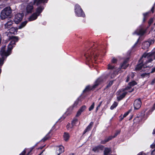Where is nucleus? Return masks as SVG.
Segmentation results:
<instances>
[{
	"label": "nucleus",
	"mask_w": 155,
	"mask_h": 155,
	"mask_svg": "<svg viewBox=\"0 0 155 155\" xmlns=\"http://www.w3.org/2000/svg\"><path fill=\"white\" fill-rule=\"evenodd\" d=\"M155 109V103L153 105V107L150 110L151 111H153Z\"/></svg>",
	"instance_id": "48"
},
{
	"label": "nucleus",
	"mask_w": 155,
	"mask_h": 155,
	"mask_svg": "<svg viewBox=\"0 0 155 155\" xmlns=\"http://www.w3.org/2000/svg\"><path fill=\"white\" fill-rule=\"evenodd\" d=\"M26 149H25L19 155H25V154L26 153Z\"/></svg>",
	"instance_id": "47"
},
{
	"label": "nucleus",
	"mask_w": 155,
	"mask_h": 155,
	"mask_svg": "<svg viewBox=\"0 0 155 155\" xmlns=\"http://www.w3.org/2000/svg\"><path fill=\"white\" fill-rule=\"evenodd\" d=\"M108 69L109 70H112L114 68L115 66L112 63H110L107 65Z\"/></svg>",
	"instance_id": "32"
},
{
	"label": "nucleus",
	"mask_w": 155,
	"mask_h": 155,
	"mask_svg": "<svg viewBox=\"0 0 155 155\" xmlns=\"http://www.w3.org/2000/svg\"><path fill=\"white\" fill-rule=\"evenodd\" d=\"M63 137L64 141H67L70 138V135L69 133L65 132L63 135Z\"/></svg>",
	"instance_id": "26"
},
{
	"label": "nucleus",
	"mask_w": 155,
	"mask_h": 155,
	"mask_svg": "<svg viewBox=\"0 0 155 155\" xmlns=\"http://www.w3.org/2000/svg\"><path fill=\"white\" fill-rule=\"evenodd\" d=\"M18 28L17 27H12L8 30L7 36L8 37V39L10 41H13L15 44L18 42L19 38L18 36H14L13 35L17 34Z\"/></svg>",
	"instance_id": "4"
},
{
	"label": "nucleus",
	"mask_w": 155,
	"mask_h": 155,
	"mask_svg": "<svg viewBox=\"0 0 155 155\" xmlns=\"http://www.w3.org/2000/svg\"><path fill=\"white\" fill-rule=\"evenodd\" d=\"M155 83V79L153 80L150 82V84L153 85Z\"/></svg>",
	"instance_id": "50"
},
{
	"label": "nucleus",
	"mask_w": 155,
	"mask_h": 155,
	"mask_svg": "<svg viewBox=\"0 0 155 155\" xmlns=\"http://www.w3.org/2000/svg\"><path fill=\"white\" fill-rule=\"evenodd\" d=\"M142 104L140 98H139L135 100L134 104V109L138 110L140 108Z\"/></svg>",
	"instance_id": "11"
},
{
	"label": "nucleus",
	"mask_w": 155,
	"mask_h": 155,
	"mask_svg": "<svg viewBox=\"0 0 155 155\" xmlns=\"http://www.w3.org/2000/svg\"><path fill=\"white\" fill-rule=\"evenodd\" d=\"M118 105V103L116 102H114L113 104L111 105L110 107V109L111 110L114 109Z\"/></svg>",
	"instance_id": "34"
},
{
	"label": "nucleus",
	"mask_w": 155,
	"mask_h": 155,
	"mask_svg": "<svg viewBox=\"0 0 155 155\" xmlns=\"http://www.w3.org/2000/svg\"><path fill=\"white\" fill-rule=\"evenodd\" d=\"M150 13V12H148L143 14V22H144L148 18L149 16V14Z\"/></svg>",
	"instance_id": "24"
},
{
	"label": "nucleus",
	"mask_w": 155,
	"mask_h": 155,
	"mask_svg": "<svg viewBox=\"0 0 155 155\" xmlns=\"http://www.w3.org/2000/svg\"><path fill=\"white\" fill-rule=\"evenodd\" d=\"M128 61L126 60L124 61L122 63L120 64V67L118 70H120L122 69H126L129 66V64H128Z\"/></svg>",
	"instance_id": "16"
},
{
	"label": "nucleus",
	"mask_w": 155,
	"mask_h": 155,
	"mask_svg": "<svg viewBox=\"0 0 155 155\" xmlns=\"http://www.w3.org/2000/svg\"><path fill=\"white\" fill-rule=\"evenodd\" d=\"M149 53V54L148 55V56L147 57V59L146 60V62L148 61V60H149L150 59H151L152 60V61H151V62H152L153 61V59L151 57L152 56V55H153V53Z\"/></svg>",
	"instance_id": "37"
},
{
	"label": "nucleus",
	"mask_w": 155,
	"mask_h": 155,
	"mask_svg": "<svg viewBox=\"0 0 155 155\" xmlns=\"http://www.w3.org/2000/svg\"><path fill=\"white\" fill-rule=\"evenodd\" d=\"M74 127V126L71 125L70 123H68L66 126L67 129L68 130H69L71 129L72 127Z\"/></svg>",
	"instance_id": "38"
},
{
	"label": "nucleus",
	"mask_w": 155,
	"mask_h": 155,
	"mask_svg": "<svg viewBox=\"0 0 155 155\" xmlns=\"http://www.w3.org/2000/svg\"><path fill=\"white\" fill-rule=\"evenodd\" d=\"M111 150L110 148L105 147L104 151V155H109Z\"/></svg>",
	"instance_id": "27"
},
{
	"label": "nucleus",
	"mask_w": 155,
	"mask_h": 155,
	"mask_svg": "<svg viewBox=\"0 0 155 155\" xmlns=\"http://www.w3.org/2000/svg\"><path fill=\"white\" fill-rule=\"evenodd\" d=\"M117 134H116L115 133L114 134V136H109L108 137L105 138L104 140H102L101 141V143L102 144H105L107 142H108L109 141L111 140L113 138L117 136Z\"/></svg>",
	"instance_id": "13"
},
{
	"label": "nucleus",
	"mask_w": 155,
	"mask_h": 155,
	"mask_svg": "<svg viewBox=\"0 0 155 155\" xmlns=\"http://www.w3.org/2000/svg\"><path fill=\"white\" fill-rule=\"evenodd\" d=\"M148 43H149V45H150L153 44L154 43V41L153 40H150L149 41Z\"/></svg>",
	"instance_id": "49"
},
{
	"label": "nucleus",
	"mask_w": 155,
	"mask_h": 155,
	"mask_svg": "<svg viewBox=\"0 0 155 155\" xmlns=\"http://www.w3.org/2000/svg\"><path fill=\"white\" fill-rule=\"evenodd\" d=\"M1 40H2V37H1V35H0V44L1 43Z\"/></svg>",
	"instance_id": "61"
},
{
	"label": "nucleus",
	"mask_w": 155,
	"mask_h": 155,
	"mask_svg": "<svg viewBox=\"0 0 155 155\" xmlns=\"http://www.w3.org/2000/svg\"><path fill=\"white\" fill-rule=\"evenodd\" d=\"M82 113V112L80 111V110H79L77 113L76 117H78Z\"/></svg>",
	"instance_id": "44"
},
{
	"label": "nucleus",
	"mask_w": 155,
	"mask_h": 155,
	"mask_svg": "<svg viewBox=\"0 0 155 155\" xmlns=\"http://www.w3.org/2000/svg\"><path fill=\"white\" fill-rule=\"evenodd\" d=\"M74 12L76 15L78 17H84L85 16V13L81 6L78 4L75 5Z\"/></svg>",
	"instance_id": "8"
},
{
	"label": "nucleus",
	"mask_w": 155,
	"mask_h": 155,
	"mask_svg": "<svg viewBox=\"0 0 155 155\" xmlns=\"http://www.w3.org/2000/svg\"><path fill=\"white\" fill-rule=\"evenodd\" d=\"M153 22V18H150L149 20L148 21V24L150 25H151Z\"/></svg>",
	"instance_id": "45"
},
{
	"label": "nucleus",
	"mask_w": 155,
	"mask_h": 155,
	"mask_svg": "<svg viewBox=\"0 0 155 155\" xmlns=\"http://www.w3.org/2000/svg\"><path fill=\"white\" fill-rule=\"evenodd\" d=\"M152 61V59H150L148 61L146 62L145 61L144 62L143 61H141L139 60L135 67V71H139L141 70L142 68H143L144 69L146 68L150 67V66H149L148 64L149 63H151Z\"/></svg>",
	"instance_id": "6"
},
{
	"label": "nucleus",
	"mask_w": 155,
	"mask_h": 155,
	"mask_svg": "<svg viewBox=\"0 0 155 155\" xmlns=\"http://www.w3.org/2000/svg\"><path fill=\"white\" fill-rule=\"evenodd\" d=\"M137 84V83L135 81H133L131 82H130L128 84V85H130L131 87Z\"/></svg>",
	"instance_id": "33"
},
{
	"label": "nucleus",
	"mask_w": 155,
	"mask_h": 155,
	"mask_svg": "<svg viewBox=\"0 0 155 155\" xmlns=\"http://www.w3.org/2000/svg\"><path fill=\"white\" fill-rule=\"evenodd\" d=\"M23 16L24 14L23 13L16 14L15 16L14 19L15 23L16 24L19 23L22 19Z\"/></svg>",
	"instance_id": "9"
},
{
	"label": "nucleus",
	"mask_w": 155,
	"mask_h": 155,
	"mask_svg": "<svg viewBox=\"0 0 155 155\" xmlns=\"http://www.w3.org/2000/svg\"><path fill=\"white\" fill-rule=\"evenodd\" d=\"M104 147V146L102 145H99L93 148L92 150L94 152H98L99 150H103Z\"/></svg>",
	"instance_id": "17"
},
{
	"label": "nucleus",
	"mask_w": 155,
	"mask_h": 155,
	"mask_svg": "<svg viewBox=\"0 0 155 155\" xmlns=\"http://www.w3.org/2000/svg\"><path fill=\"white\" fill-rule=\"evenodd\" d=\"M120 131L117 130L116 131V132H115V133L118 135L120 133Z\"/></svg>",
	"instance_id": "56"
},
{
	"label": "nucleus",
	"mask_w": 155,
	"mask_h": 155,
	"mask_svg": "<svg viewBox=\"0 0 155 155\" xmlns=\"http://www.w3.org/2000/svg\"><path fill=\"white\" fill-rule=\"evenodd\" d=\"M38 16H39L36 13L34 12L29 17L28 20L29 21L35 20L37 19Z\"/></svg>",
	"instance_id": "20"
},
{
	"label": "nucleus",
	"mask_w": 155,
	"mask_h": 155,
	"mask_svg": "<svg viewBox=\"0 0 155 155\" xmlns=\"http://www.w3.org/2000/svg\"><path fill=\"white\" fill-rule=\"evenodd\" d=\"M34 147H32L29 149H26L27 150H28V152L26 155H30L32 154V153H31V152L34 149Z\"/></svg>",
	"instance_id": "36"
},
{
	"label": "nucleus",
	"mask_w": 155,
	"mask_h": 155,
	"mask_svg": "<svg viewBox=\"0 0 155 155\" xmlns=\"http://www.w3.org/2000/svg\"><path fill=\"white\" fill-rule=\"evenodd\" d=\"M13 23V21L10 20L8 21L4 25L5 28H10Z\"/></svg>",
	"instance_id": "23"
},
{
	"label": "nucleus",
	"mask_w": 155,
	"mask_h": 155,
	"mask_svg": "<svg viewBox=\"0 0 155 155\" xmlns=\"http://www.w3.org/2000/svg\"><path fill=\"white\" fill-rule=\"evenodd\" d=\"M117 61V59L114 58H113L111 61V63L112 64H116Z\"/></svg>",
	"instance_id": "40"
},
{
	"label": "nucleus",
	"mask_w": 155,
	"mask_h": 155,
	"mask_svg": "<svg viewBox=\"0 0 155 155\" xmlns=\"http://www.w3.org/2000/svg\"><path fill=\"white\" fill-rule=\"evenodd\" d=\"M12 9L9 6L5 7L2 10L0 13V19L3 20L8 18H10L12 13Z\"/></svg>",
	"instance_id": "5"
},
{
	"label": "nucleus",
	"mask_w": 155,
	"mask_h": 155,
	"mask_svg": "<svg viewBox=\"0 0 155 155\" xmlns=\"http://www.w3.org/2000/svg\"><path fill=\"white\" fill-rule=\"evenodd\" d=\"M93 125V122L92 121L91 122L89 125L86 127V129L84 130L83 133V135L84 134L87 132L90 131L92 128Z\"/></svg>",
	"instance_id": "18"
},
{
	"label": "nucleus",
	"mask_w": 155,
	"mask_h": 155,
	"mask_svg": "<svg viewBox=\"0 0 155 155\" xmlns=\"http://www.w3.org/2000/svg\"><path fill=\"white\" fill-rule=\"evenodd\" d=\"M130 113V111L129 110L127 112H125L124 114L123 117H126L129 113Z\"/></svg>",
	"instance_id": "46"
},
{
	"label": "nucleus",
	"mask_w": 155,
	"mask_h": 155,
	"mask_svg": "<svg viewBox=\"0 0 155 155\" xmlns=\"http://www.w3.org/2000/svg\"><path fill=\"white\" fill-rule=\"evenodd\" d=\"M153 134H155V129L153 130Z\"/></svg>",
	"instance_id": "62"
},
{
	"label": "nucleus",
	"mask_w": 155,
	"mask_h": 155,
	"mask_svg": "<svg viewBox=\"0 0 155 155\" xmlns=\"http://www.w3.org/2000/svg\"><path fill=\"white\" fill-rule=\"evenodd\" d=\"M149 73H143L142 74H141L140 75L141 76L142 78H144V77H145L146 76H149Z\"/></svg>",
	"instance_id": "43"
},
{
	"label": "nucleus",
	"mask_w": 155,
	"mask_h": 155,
	"mask_svg": "<svg viewBox=\"0 0 155 155\" xmlns=\"http://www.w3.org/2000/svg\"><path fill=\"white\" fill-rule=\"evenodd\" d=\"M152 155H155V149H154L151 153Z\"/></svg>",
	"instance_id": "54"
},
{
	"label": "nucleus",
	"mask_w": 155,
	"mask_h": 155,
	"mask_svg": "<svg viewBox=\"0 0 155 155\" xmlns=\"http://www.w3.org/2000/svg\"><path fill=\"white\" fill-rule=\"evenodd\" d=\"M99 107H98L97 106V107H96V109L95 110V112L96 113H97L99 109Z\"/></svg>",
	"instance_id": "57"
},
{
	"label": "nucleus",
	"mask_w": 155,
	"mask_h": 155,
	"mask_svg": "<svg viewBox=\"0 0 155 155\" xmlns=\"http://www.w3.org/2000/svg\"><path fill=\"white\" fill-rule=\"evenodd\" d=\"M45 150H43L38 155H41Z\"/></svg>",
	"instance_id": "60"
},
{
	"label": "nucleus",
	"mask_w": 155,
	"mask_h": 155,
	"mask_svg": "<svg viewBox=\"0 0 155 155\" xmlns=\"http://www.w3.org/2000/svg\"><path fill=\"white\" fill-rule=\"evenodd\" d=\"M146 29H144L142 27H141L139 30L135 31L134 33L133 34H137L141 36L143 35L146 32Z\"/></svg>",
	"instance_id": "12"
},
{
	"label": "nucleus",
	"mask_w": 155,
	"mask_h": 155,
	"mask_svg": "<svg viewBox=\"0 0 155 155\" xmlns=\"http://www.w3.org/2000/svg\"><path fill=\"white\" fill-rule=\"evenodd\" d=\"M34 8L32 5H28L26 7V11L28 13H31Z\"/></svg>",
	"instance_id": "21"
},
{
	"label": "nucleus",
	"mask_w": 155,
	"mask_h": 155,
	"mask_svg": "<svg viewBox=\"0 0 155 155\" xmlns=\"http://www.w3.org/2000/svg\"><path fill=\"white\" fill-rule=\"evenodd\" d=\"M134 90V88H132V90L130 91H129V92L130 93H131L132 92H133Z\"/></svg>",
	"instance_id": "58"
},
{
	"label": "nucleus",
	"mask_w": 155,
	"mask_h": 155,
	"mask_svg": "<svg viewBox=\"0 0 155 155\" xmlns=\"http://www.w3.org/2000/svg\"><path fill=\"white\" fill-rule=\"evenodd\" d=\"M117 134H116L115 133L114 134V136H109L108 137L105 138L104 140H102L101 141V143L102 144H105L107 142H108L109 141L111 140L113 138L117 136Z\"/></svg>",
	"instance_id": "15"
},
{
	"label": "nucleus",
	"mask_w": 155,
	"mask_h": 155,
	"mask_svg": "<svg viewBox=\"0 0 155 155\" xmlns=\"http://www.w3.org/2000/svg\"><path fill=\"white\" fill-rule=\"evenodd\" d=\"M150 46L148 43L147 42H145L143 44L142 46V48L143 49H145L146 48H148Z\"/></svg>",
	"instance_id": "31"
},
{
	"label": "nucleus",
	"mask_w": 155,
	"mask_h": 155,
	"mask_svg": "<svg viewBox=\"0 0 155 155\" xmlns=\"http://www.w3.org/2000/svg\"><path fill=\"white\" fill-rule=\"evenodd\" d=\"M48 0H34V4L38 6L36 8L35 12L38 16L43 12L45 6V3H47Z\"/></svg>",
	"instance_id": "3"
},
{
	"label": "nucleus",
	"mask_w": 155,
	"mask_h": 155,
	"mask_svg": "<svg viewBox=\"0 0 155 155\" xmlns=\"http://www.w3.org/2000/svg\"><path fill=\"white\" fill-rule=\"evenodd\" d=\"M152 148H155V144H152L150 146Z\"/></svg>",
	"instance_id": "53"
},
{
	"label": "nucleus",
	"mask_w": 155,
	"mask_h": 155,
	"mask_svg": "<svg viewBox=\"0 0 155 155\" xmlns=\"http://www.w3.org/2000/svg\"><path fill=\"white\" fill-rule=\"evenodd\" d=\"M58 151H59V153L57 155H60L61 153L64 151V147L62 146H60L58 147Z\"/></svg>",
	"instance_id": "28"
},
{
	"label": "nucleus",
	"mask_w": 155,
	"mask_h": 155,
	"mask_svg": "<svg viewBox=\"0 0 155 155\" xmlns=\"http://www.w3.org/2000/svg\"><path fill=\"white\" fill-rule=\"evenodd\" d=\"M100 47L94 42L91 43L89 47L85 49L84 52V56L86 61L88 63L93 62V60L96 61L100 55H104V51L99 49Z\"/></svg>",
	"instance_id": "1"
},
{
	"label": "nucleus",
	"mask_w": 155,
	"mask_h": 155,
	"mask_svg": "<svg viewBox=\"0 0 155 155\" xmlns=\"http://www.w3.org/2000/svg\"><path fill=\"white\" fill-rule=\"evenodd\" d=\"M16 44L13 41H10L7 47V50L6 51V46H4L2 48L0 52L2 57H4L5 58V60L7 56L9 55L12 53V50L13 48L15 46Z\"/></svg>",
	"instance_id": "2"
},
{
	"label": "nucleus",
	"mask_w": 155,
	"mask_h": 155,
	"mask_svg": "<svg viewBox=\"0 0 155 155\" xmlns=\"http://www.w3.org/2000/svg\"><path fill=\"white\" fill-rule=\"evenodd\" d=\"M130 77L128 76L127 77V78L126 80V82H128L130 80Z\"/></svg>",
	"instance_id": "55"
},
{
	"label": "nucleus",
	"mask_w": 155,
	"mask_h": 155,
	"mask_svg": "<svg viewBox=\"0 0 155 155\" xmlns=\"http://www.w3.org/2000/svg\"><path fill=\"white\" fill-rule=\"evenodd\" d=\"M117 134H116L115 133L114 134V136H109L108 137L105 138L104 140H102L101 141V143L102 144H105L107 142H108L109 141L111 140L113 138L117 136Z\"/></svg>",
	"instance_id": "14"
},
{
	"label": "nucleus",
	"mask_w": 155,
	"mask_h": 155,
	"mask_svg": "<svg viewBox=\"0 0 155 155\" xmlns=\"http://www.w3.org/2000/svg\"><path fill=\"white\" fill-rule=\"evenodd\" d=\"M139 38L137 40V42L135 43V45H136L137 44V43L138 42V41H139Z\"/></svg>",
	"instance_id": "59"
},
{
	"label": "nucleus",
	"mask_w": 155,
	"mask_h": 155,
	"mask_svg": "<svg viewBox=\"0 0 155 155\" xmlns=\"http://www.w3.org/2000/svg\"><path fill=\"white\" fill-rule=\"evenodd\" d=\"M86 109V106L85 105H84L81 106L79 110H80V111H81V112H83Z\"/></svg>",
	"instance_id": "39"
},
{
	"label": "nucleus",
	"mask_w": 155,
	"mask_h": 155,
	"mask_svg": "<svg viewBox=\"0 0 155 155\" xmlns=\"http://www.w3.org/2000/svg\"><path fill=\"white\" fill-rule=\"evenodd\" d=\"M127 93V92H123L120 95L118 96H117V101H119L122 100L125 97Z\"/></svg>",
	"instance_id": "22"
},
{
	"label": "nucleus",
	"mask_w": 155,
	"mask_h": 155,
	"mask_svg": "<svg viewBox=\"0 0 155 155\" xmlns=\"http://www.w3.org/2000/svg\"><path fill=\"white\" fill-rule=\"evenodd\" d=\"M131 88V87L130 85H129L126 86L125 88L122 89H120L118 90L117 92H116V95H120V93L123 91H127L129 90Z\"/></svg>",
	"instance_id": "19"
},
{
	"label": "nucleus",
	"mask_w": 155,
	"mask_h": 155,
	"mask_svg": "<svg viewBox=\"0 0 155 155\" xmlns=\"http://www.w3.org/2000/svg\"><path fill=\"white\" fill-rule=\"evenodd\" d=\"M78 120L77 118L74 119L71 122V124L72 125L74 126L76 124V123L77 122Z\"/></svg>",
	"instance_id": "42"
},
{
	"label": "nucleus",
	"mask_w": 155,
	"mask_h": 155,
	"mask_svg": "<svg viewBox=\"0 0 155 155\" xmlns=\"http://www.w3.org/2000/svg\"><path fill=\"white\" fill-rule=\"evenodd\" d=\"M124 117H121L120 118V121L122 120L123 119V118H124Z\"/></svg>",
	"instance_id": "63"
},
{
	"label": "nucleus",
	"mask_w": 155,
	"mask_h": 155,
	"mask_svg": "<svg viewBox=\"0 0 155 155\" xmlns=\"http://www.w3.org/2000/svg\"><path fill=\"white\" fill-rule=\"evenodd\" d=\"M95 105V103L94 102H93L92 105L91 106L89 107L88 109V110L89 111H90L93 110V109L94 108Z\"/></svg>",
	"instance_id": "41"
},
{
	"label": "nucleus",
	"mask_w": 155,
	"mask_h": 155,
	"mask_svg": "<svg viewBox=\"0 0 155 155\" xmlns=\"http://www.w3.org/2000/svg\"><path fill=\"white\" fill-rule=\"evenodd\" d=\"M27 22L28 21H25L22 22L18 26V28L19 29H20L24 27L26 25Z\"/></svg>",
	"instance_id": "29"
},
{
	"label": "nucleus",
	"mask_w": 155,
	"mask_h": 155,
	"mask_svg": "<svg viewBox=\"0 0 155 155\" xmlns=\"http://www.w3.org/2000/svg\"><path fill=\"white\" fill-rule=\"evenodd\" d=\"M49 133L50 132H49L48 134L42 139V140L43 142H45L48 140L50 138V136L48 135Z\"/></svg>",
	"instance_id": "35"
},
{
	"label": "nucleus",
	"mask_w": 155,
	"mask_h": 155,
	"mask_svg": "<svg viewBox=\"0 0 155 155\" xmlns=\"http://www.w3.org/2000/svg\"><path fill=\"white\" fill-rule=\"evenodd\" d=\"M102 101H101V102H100V103H99V105H101V104H102Z\"/></svg>",
	"instance_id": "64"
},
{
	"label": "nucleus",
	"mask_w": 155,
	"mask_h": 155,
	"mask_svg": "<svg viewBox=\"0 0 155 155\" xmlns=\"http://www.w3.org/2000/svg\"><path fill=\"white\" fill-rule=\"evenodd\" d=\"M155 72V67L154 68H152V70L150 72V73H153L154 72Z\"/></svg>",
	"instance_id": "51"
},
{
	"label": "nucleus",
	"mask_w": 155,
	"mask_h": 155,
	"mask_svg": "<svg viewBox=\"0 0 155 155\" xmlns=\"http://www.w3.org/2000/svg\"><path fill=\"white\" fill-rule=\"evenodd\" d=\"M102 81V80L101 78H98L95 82L93 86H91L90 85H88L87 86L83 91V93H85L86 92H88L91 90L96 88L98 85L101 84Z\"/></svg>",
	"instance_id": "7"
},
{
	"label": "nucleus",
	"mask_w": 155,
	"mask_h": 155,
	"mask_svg": "<svg viewBox=\"0 0 155 155\" xmlns=\"http://www.w3.org/2000/svg\"><path fill=\"white\" fill-rule=\"evenodd\" d=\"M115 81V80H113L110 81L108 83L107 85L106 86L104 90H106L109 87H110L113 85L114 83V81Z\"/></svg>",
	"instance_id": "30"
},
{
	"label": "nucleus",
	"mask_w": 155,
	"mask_h": 155,
	"mask_svg": "<svg viewBox=\"0 0 155 155\" xmlns=\"http://www.w3.org/2000/svg\"><path fill=\"white\" fill-rule=\"evenodd\" d=\"M149 54V53H144L139 60L141 61H143L145 62L144 61L145 60L146 61V60L147 59V57Z\"/></svg>",
	"instance_id": "25"
},
{
	"label": "nucleus",
	"mask_w": 155,
	"mask_h": 155,
	"mask_svg": "<svg viewBox=\"0 0 155 155\" xmlns=\"http://www.w3.org/2000/svg\"><path fill=\"white\" fill-rule=\"evenodd\" d=\"M79 101V99L78 98L75 101L73 105L68 109L66 113V114L68 115L71 113V111L73 110L74 108L77 107Z\"/></svg>",
	"instance_id": "10"
},
{
	"label": "nucleus",
	"mask_w": 155,
	"mask_h": 155,
	"mask_svg": "<svg viewBox=\"0 0 155 155\" xmlns=\"http://www.w3.org/2000/svg\"><path fill=\"white\" fill-rule=\"evenodd\" d=\"M154 6H153V7H152V8L151 10V11L152 12V13H154Z\"/></svg>",
	"instance_id": "52"
}]
</instances>
